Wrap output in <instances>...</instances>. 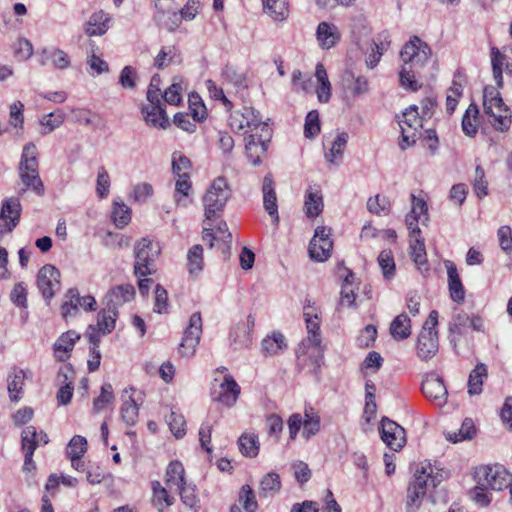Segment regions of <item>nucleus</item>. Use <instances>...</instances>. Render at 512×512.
Listing matches in <instances>:
<instances>
[{"instance_id":"1","label":"nucleus","mask_w":512,"mask_h":512,"mask_svg":"<svg viewBox=\"0 0 512 512\" xmlns=\"http://www.w3.org/2000/svg\"><path fill=\"white\" fill-rule=\"evenodd\" d=\"M431 56L429 45L417 36H413L404 44L400 51L402 61L399 73L400 84L405 89L417 91L421 84L416 80L419 70L422 69Z\"/></svg>"},{"instance_id":"2","label":"nucleus","mask_w":512,"mask_h":512,"mask_svg":"<svg viewBox=\"0 0 512 512\" xmlns=\"http://www.w3.org/2000/svg\"><path fill=\"white\" fill-rule=\"evenodd\" d=\"M430 462H422L416 469L414 478L407 489L406 512H417L428 487H436L441 482V475L434 472Z\"/></svg>"},{"instance_id":"3","label":"nucleus","mask_w":512,"mask_h":512,"mask_svg":"<svg viewBox=\"0 0 512 512\" xmlns=\"http://www.w3.org/2000/svg\"><path fill=\"white\" fill-rule=\"evenodd\" d=\"M18 172L23 185L20 195L27 190L40 197L44 195L45 187L39 175L38 150L34 143L29 142L23 147Z\"/></svg>"},{"instance_id":"4","label":"nucleus","mask_w":512,"mask_h":512,"mask_svg":"<svg viewBox=\"0 0 512 512\" xmlns=\"http://www.w3.org/2000/svg\"><path fill=\"white\" fill-rule=\"evenodd\" d=\"M483 109L495 130L506 132L510 129L512 122L511 111L503 102L497 88L493 86H487L484 88Z\"/></svg>"},{"instance_id":"5","label":"nucleus","mask_w":512,"mask_h":512,"mask_svg":"<svg viewBox=\"0 0 512 512\" xmlns=\"http://www.w3.org/2000/svg\"><path fill=\"white\" fill-rule=\"evenodd\" d=\"M438 325V312L432 310L424 322L418 335L416 351L422 361L432 359L438 352L439 341L436 326Z\"/></svg>"},{"instance_id":"6","label":"nucleus","mask_w":512,"mask_h":512,"mask_svg":"<svg viewBox=\"0 0 512 512\" xmlns=\"http://www.w3.org/2000/svg\"><path fill=\"white\" fill-rule=\"evenodd\" d=\"M229 125L232 130L246 134L251 131L254 132L258 129L261 132H266V137H271V130L267 123L262 121L259 112L252 107H243L242 110L234 111L230 114Z\"/></svg>"},{"instance_id":"7","label":"nucleus","mask_w":512,"mask_h":512,"mask_svg":"<svg viewBox=\"0 0 512 512\" xmlns=\"http://www.w3.org/2000/svg\"><path fill=\"white\" fill-rule=\"evenodd\" d=\"M231 196V190L224 177L216 178L203 197L206 220L220 213Z\"/></svg>"},{"instance_id":"8","label":"nucleus","mask_w":512,"mask_h":512,"mask_svg":"<svg viewBox=\"0 0 512 512\" xmlns=\"http://www.w3.org/2000/svg\"><path fill=\"white\" fill-rule=\"evenodd\" d=\"M160 252L158 244L144 237L137 241L134 247V273L138 277H146L155 271V259Z\"/></svg>"},{"instance_id":"9","label":"nucleus","mask_w":512,"mask_h":512,"mask_svg":"<svg viewBox=\"0 0 512 512\" xmlns=\"http://www.w3.org/2000/svg\"><path fill=\"white\" fill-rule=\"evenodd\" d=\"M476 483L491 490L501 491L511 484V474L500 464L476 468Z\"/></svg>"},{"instance_id":"10","label":"nucleus","mask_w":512,"mask_h":512,"mask_svg":"<svg viewBox=\"0 0 512 512\" xmlns=\"http://www.w3.org/2000/svg\"><path fill=\"white\" fill-rule=\"evenodd\" d=\"M323 353V346L300 343L296 349V367L298 371H305L318 377L323 364Z\"/></svg>"},{"instance_id":"11","label":"nucleus","mask_w":512,"mask_h":512,"mask_svg":"<svg viewBox=\"0 0 512 512\" xmlns=\"http://www.w3.org/2000/svg\"><path fill=\"white\" fill-rule=\"evenodd\" d=\"M402 120H399L401 128V140L399 146L405 150L408 146L416 142V132L419 127H422V118L419 116L418 107L416 105L410 106L402 115Z\"/></svg>"},{"instance_id":"12","label":"nucleus","mask_w":512,"mask_h":512,"mask_svg":"<svg viewBox=\"0 0 512 512\" xmlns=\"http://www.w3.org/2000/svg\"><path fill=\"white\" fill-rule=\"evenodd\" d=\"M202 333V317L200 312H194L190 319L189 325L184 331V336L179 345L178 352L183 357H191L196 351Z\"/></svg>"},{"instance_id":"13","label":"nucleus","mask_w":512,"mask_h":512,"mask_svg":"<svg viewBox=\"0 0 512 512\" xmlns=\"http://www.w3.org/2000/svg\"><path fill=\"white\" fill-rule=\"evenodd\" d=\"M60 271L53 265H44L37 274V286L46 300L54 297L60 289Z\"/></svg>"},{"instance_id":"14","label":"nucleus","mask_w":512,"mask_h":512,"mask_svg":"<svg viewBox=\"0 0 512 512\" xmlns=\"http://www.w3.org/2000/svg\"><path fill=\"white\" fill-rule=\"evenodd\" d=\"M332 248L333 241L330 239V230L325 227H318L309 244L310 257L323 262L329 258Z\"/></svg>"},{"instance_id":"15","label":"nucleus","mask_w":512,"mask_h":512,"mask_svg":"<svg viewBox=\"0 0 512 512\" xmlns=\"http://www.w3.org/2000/svg\"><path fill=\"white\" fill-rule=\"evenodd\" d=\"M21 203L17 197L3 200L0 211V234L11 232L19 223Z\"/></svg>"},{"instance_id":"16","label":"nucleus","mask_w":512,"mask_h":512,"mask_svg":"<svg viewBox=\"0 0 512 512\" xmlns=\"http://www.w3.org/2000/svg\"><path fill=\"white\" fill-rule=\"evenodd\" d=\"M423 395L436 406H443L447 401V388L444 381L435 373L428 374L422 382Z\"/></svg>"},{"instance_id":"17","label":"nucleus","mask_w":512,"mask_h":512,"mask_svg":"<svg viewBox=\"0 0 512 512\" xmlns=\"http://www.w3.org/2000/svg\"><path fill=\"white\" fill-rule=\"evenodd\" d=\"M66 298L67 300L61 306V313L64 318L75 316L80 307L86 311L95 310V298L90 295L81 297L77 289H69Z\"/></svg>"},{"instance_id":"18","label":"nucleus","mask_w":512,"mask_h":512,"mask_svg":"<svg viewBox=\"0 0 512 512\" xmlns=\"http://www.w3.org/2000/svg\"><path fill=\"white\" fill-rule=\"evenodd\" d=\"M240 386L231 375H225L218 387L213 386L212 398L227 407L233 406L240 394Z\"/></svg>"},{"instance_id":"19","label":"nucleus","mask_w":512,"mask_h":512,"mask_svg":"<svg viewBox=\"0 0 512 512\" xmlns=\"http://www.w3.org/2000/svg\"><path fill=\"white\" fill-rule=\"evenodd\" d=\"M303 315L306 322V329L308 336L303 339L300 343H305L307 345H316L322 346V338L320 334V318L316 313V308L313 307L310 300H306V303L303 307Z\"/></svg>"},{"instance_id":"20","label":"nucleus","mask_w":512,"mask_h":512,"mask_svg":"<svg viewBox=\"0 0 512 512\" xmlns=\"http://www.w3.org/2000/svg\"><path fill=\"white\" fill-rule=\"evenodd\" d=\"M381 438L394 451L401 449L405 442V431L396 422L383 418L381 421Z\"/></svg>"},{"instance_id":"21","label":"nucleus","mask_w":512,"mask_h":512,"mask_svg":"<svg viewBox=\"0 0 512 512\" xmlns=\"http://www.w3.org/2000/svg\"><path fill=\"white\" fill-rule=\"evenodd\" d=\"M270 138L266 137V132L261 134L252 133L247 139L245 150L249 161L253 165H259L265 156Z\"/></svg>"},{"instance_id":"22","label":"nucleus","mask_w":512,"mask_h":512,"mask_svg":"<svg viewBox=\"0 0 512 512\" xmlns=\"http://www.w3.org/2000/svg\"><path fill=\"white\" fill-rule=\"evenodd\" d=\"M135 289L130 284H122L113 287L105 296V305L118 311V307L134 298Z\"/></svg>"},{"instance_id":"23","label":"nucleus","mask_w":512,"mask_h":512,"mask_svg":"<svg viewBox=\"0 0 512 512\" xmlns=\"http://www.w3.org/2000/svg\"><path fill=\"white\" fill-rule=\"evenodd\" d=\"M263 205L268 214L272 217L273 222H279L277 196L275 192V184L271 174H267L263 179L262 185Z\"/></svg>"},{"instance_id":"24","label":"nucleus","mask_w":512,"mask_h":512,"mask_svg":"<svg viewBox=\"0 0 512 512\" xmlns=\"http://www.w3.org/2000/svg\"><path fill=\"white\" fill-rule=\"evenodd\" d=\"M133 392V389L130 388L124 389L122 393L123 404L121 406V417L128 426L135 425L139 417V407L133 396Z\"/></svg>"},{"instance_id":"25","label":"nucleus","mask_w":512,"mask_h":512,"mask_svg":"<svg viewBox=\"0 0 512 512\" xmlns=\"http://www.w3.org/2000/svg\"><path fill=\"white\" fill-rule=\"evenodd\" d=\"M142 114L147 124L154 127L166 129L169 125V120L166 115L164 108L161 105V101L155 104L150 103L142 107Z\"/></svg>"},{"instance_id":"26","label":"nucleus","mask_w":512,"mask_h":512,"mask_svg":"<svg viewBox=\"0 0 512 512\" xmlns=\"http://www.w3.org/2000/svg\"><path fill=\"white\" fill-rule=\"evenodd\" d=\"M446 267L450 297L454 302L462 303L465 299V290L457 268L452 262H448Z\"/></svg>"},{"instance_id":"27","label":"nucleus","mask_w":512,"mask_h":512,"mask_svg":"<svg viewBox=\"0 0 512 512\" xmlns=\"http://www.w3.org/2000/svg\"><path fill=\"white\" fill-rule=\"evenodd\" d=\"M79 338L80 335L75 331L63 333L54 344L55 357L59 361L68 359L69 353L73 350L74 344Z\"/></svg>"},{"instance_id":"28","label":"nucleus","mask_w":512,"mask_h":512,"mask_svg":"<svg viewBox=\"0 0 512 512\" xmlns=\"http://www.w3.org/2000/svg\"><path fill=\"white\" fill-rule=\"evenodd\" d=\"M110 20V16L102 10L93 13L87 22L85 28L86 34L89 36L104 35L109 29Z\"/></svg>"},{"instance_id":"29","label":"nucleus","mask_w":512,"mask_h":512,"mask_svg":"<svg viewBox=\"0 0 512 512\" xmlns=\"http://www.w3.org/2000/svg\"><path fill=\"white\" fill-rule=\"evenodd\" d=\"M185 469L181 462L171 461L166 469L165 483L169 489L176 490L186 483Z\"/></svg>"},{"instance_id":"30","label":"nucleus","mask_w":512,"mask_h":512,"mask_svg":"<svg viewBox=\"0 0 512 512\" xmlns=\"http://www.w3.org/2000/svg\"><path fill=\"white\" fill-rule=\"evenodd\" d=\"M470 316L464 311L455 313L449 324L450 342L453 343L454 347L459 337L464 334L465 328L470 326Z\"/></svg>"},{"instance_id":"31","label":"nucleus","mask_w":512,"mask_h":512,"mask_svg":"<svg viewBox=\"0 0 512 512\" xmlns=\"http://www.w3.org/2000/svg\"><path fill=\"white\" fill-rule=\"evenodd\" d=\"M339 39L340 35L335 25L329 24L327 22H321L318 25L317 40L319 41L321 47L329 49L333 47Z\"/></svg>"},{"instance_id":"32","label":"nucleus","mask_w":512,"mask_h":512,"mask_svg":"<svg viewBox=\"0 0 512 512\" xmlns=\"http://www.w3.org/2000/svg\"><path fill=\"white\" fill-rule=\"evenodd\" d=\"M390 334L396 341L407 339L411 335V320L405 313L394 318L390 324Z\"/></svg>"},{"instance_id":"33","label":"nucleus","mask_w":512,"mask_h":512,"mask_svg":"<svg viewBox=\"0 0 512 512\" xmlns=\"http://www.w3.org/2000/svg\"><path fill=\"white\" fill-rule=\"evenodd\" d=\"M287 348L285 337L280 332H273L262 340L261 351L265 356H274Z\"/></svg>"},{"instance_id":"34","label":"nucleus","mask_w":512,"mask_h":512,"mask_svg":"<svg viewBox=\"0 0 512 512\" xmlns=\"http://www.w3.org/2000/svg\"><path fill=\"white\" fill-rule=\"evenodd\" d=\"M410 257L414 261L418 270L428 271L427 254L424 240L419 237L410 239Z\"/></svg>"},{"instance_id":"35","label":"nucleus","mask_w":512,"mask_h":512,"mask_svg":"<svg viewBox=\"0 0 512 512\" xmlns=\"http://www.w3.org/2000/svg\"><path fill=\"white\" fill-rule=\"evenodd\" d=\"M25 377L26 374L23 370L13 369V371L9 373L7 379V388L9 397L12 401L17 402L21 399Z\"/></svg>"},{"instance_id":"36","label":"nucleus","mask_w":512,"mask_h":512,"mask_svg":"<svg viewBox=\"0 0 512 512\" xmlns=\"http://www.w3.org/2000/svg\"><path fill=\"white\" fill-rule=\"evenodd\" d=\"M48 61H52L53 65L57 69H65L70 65V59L68 55L60 49H43L40 58V64L46 65Z\"/></svg>"},{"instance_id":"37","label":"nucleus","mask_w":512,"mask_h":512,"mask_svg":"<svg viewBox=\"0 0 512 512\" xmlns=\"http://www.w3.org/2000/svg\"><path fill=\"white\" fill-rule=\"evenodd\" d=\"M304 207L310 218L318 216L323 210V198L318 190L309 189L305 195Z\"/></svg>"},{"instance_id":"38","label":"nucleus","mask_w":512,"mask_h":512,"mask_svg":"<svg viewBox=\"0 0 512 512\" xmlns=\"http://www.w3.org/2000/svg\"><path fill=\"white\" fill-rule=\"evenodd\" d=\"M487 378V368L484 364H478L471 371L468 379V393L478 395L482 392L483 380Z\"/></svg>"},{"instance_id":"39","label":"nucleus","mask_w":512,"mask_h":512,"mask_svg":"<svg viewBox=\"0 0 512 512\" xmlns=\"http://www.w3.org/2000/svg\"><path fill=\"white\" fill-rule=\"evenodd\" d=\"M348 133L342 132L337 135L332 143L330 151L325 154L326 160L330 163L338 164L343 156V152L348 142Z\"/></svg>"},{"instance_id":"40","label":"nucleus","mask_w":512,"mask_h":512,"mask_svg":"<svg viewBox=\"0 0 512 512\" xmlns=\"http://www.w3.org/2000/svg\"><path fill=\"white\" fill-rule=\"evenodd\" d=\"M230 343L235 350L246 348L251 344V334L244 323L233 328L230 333Z\"/></svg>"},{"instance_id":"41","label":"nucleus","mask_w":512,"mask_h":512,"mask_svg":"<svg viewBox=\"0 0 512 512\" xmlns=\"http://www.w3.org/2000/svg\"><path fill=\"white\" fill-rule=\"evenodd\" d=\"M118 311L105 306L99 313L97 319V327L103 334H109L115 328Z\"/></svg>"},{"instance_id":"42","label":"nucleus","mask_w":512,"mask_h":512,"mask_svg":"<svg viewBox=\"0 0 512 512\" xmlns=\"http://www.w3.org/2000/svg\"><path fill=\"white\" fill-rule=\"evenodd\" d=\"M507 56L502 54L498 48H492L491 50V64L493 77L496 82L497 88L503 86V71L505 67Z\"/></svg>"},{"instance_id":"43","label":"nucleus","mask_w":512,"mask_h":512,"mask_svg":"<svg viewBox=\"0 0 512 512\" xmlns=\"http://www.w3.org/2000/svg\"><path fill=\"white\" fill-rule=\"evenodd\" d=\"M174 199L177 205L186 207L189 200V192L191 190V181L189 177L176 176Z\"/></svg>"},{"instance_id":"44","label":"nucleus","mask_w":512,"mask_h":512,"mask_svg":"<svg viewBox=\"0 0 512 512\" xmlns=\"http://www.w3.org/2000/svg\"><path fill=\"white\" fill-rule=\"evenodd\" d=\"M478 114H479V110H478L477 105L470 104L463 116V119H462V130L467 136L473 137L477 134Z\"/></svg>"},{"instance_id":"45","label":"nucleus","mask_w":512,"mask_h":512,"mask_svg":"<svg viewBox=\"0 0 512 512\" xmlns=\"http://www.w3.org/2000/svg\"><path fill=\"white\" fill-rule=\"evenodd\" d=\"M281 489V480L277 473L270 472L266 474L260 482L259 494L261 497H269L276 494Z\"/></svg>"},{"instance_id":"46","label":"nucleus","mask_w":512,"mask_h":512,"mask_svg":"<svg viewBox=\"0 0 512 512\" xmlns=\"http://www.w3.org/2000/svg\"><path fill=\"white\" fill-rule=\"evenodd\" d=\"M182 503L193 509L195 512L200 508V501L196 494V486L190 483H185L183 486L177 489Z\"/></svg>"},{"instance_id":"47","label":"nucleus","mask_w":512,"mask_h":512,"mask_svg":"<svg viewBox=\"0 0 512 512\" xmlns=\"http://www.w3.org/2000/svg\"><path fill=\"white\" fill-rule=\"evenodd\" d=\"M240 452L246 457H256L259 453L258 437L254 434H242L238 439Z\"/></svg>"},{"instance_id":"48","label":"nucleus","mask_w":512,"mask_h":512,"mask_svg":"<svg viewBox=\"0 0 512 512\" xmlns=\"http://www.w3.org/2000/svg\"><path fill=\"white\" fill-rule=\"evenodd\" d=\"M153 488V504L159 512H163L166 507L174 503V497L168 494V491L156 481L152 485Z\"/></svg>"},{"instance_id":"49","label":"nucleus","mask_w":512,"mask_h":512,"mask_svg":"<svg viewBox=\"0 0 512 512\" xmlns=\"http://www.w3.org/2000/svg\"><path fill=\"white\" fill-rule=\"evenodd\" d=\"M188 270L191 275H198L203 269V247L196 244L190 248L187 255Z\"/></svg>"},{"instance_id":"50","label":"nucleus","mask_w":512,"mask_h":512,"mask_svg":"<svg viewBox=\"0 0 512 512\" xmlns=\"http://www.w3.org/2000/svg\"><path fill=\"white\" fill-rule=\"evenodd\" d=\"M58 380L62 385L57 392V401L60 405H67L73 395V382L68 380V375L64 370L59 371Z\"/></svg>"},{"instance_id":"51","label":"nucleus","mask_w":512,"mask_h":512,"mask_svg":"<svg viewBox=\"0 0 512 512\" xmlns=\"http://www.w3.org/2000/svg\"><path fill=\"white\" fill-rule=\"evenodd\" d=\"M264 9L275 20H284L288 15L286 0H262Z\"/></svg>"},{"instance_id":"52","label":"nucleus","mask_w":512,"mask_h":512,"mask_svg":"<svg viewBox=\"0 0 512 512\" xmlns=\"http://www.w3.org/2000/svg\"><path fill=\"white\" fill-rule=\"evenodd\" d=\"M172 170L175 176L189 177L191 162L182 152L175 151L172 154Z\"/></svg>"},{"instance_id":"53","label":"nucleus","mask_w":512,"mask_h":512,"mask_svg":"<svg viewBox=\"0 0 512 512\" xmlns=\"http://www.w3.org/2000/svg\"><path fill=\"white\" fill-rule=\"evenodd\" d=\"M115 399L113 387L110 383H104L101 386L100 395L93 401V412H101L107 405L113 403Z\"/></svg>"},{"instance_id":"54","label":"nucleus","mask_w":512,"mask_h":512,"mask_svg":"<svg viewBox=\"0 0 512 512\" xmlns=\"http://www.w3.org/2000/svg\"><path fill=\"white\" fill-rule=\"evenodd\" d=\"M112 219L118 228H124L131 220L130 209L123 202L113 203Z\"/></svg>"},{"instance_id":"55","label":"nucleus","mask_w":512,"mask_h":512,"mask_svg":"<svg viewBox=\"0 0 512 512\" xmlns=\"http://www.w3.org/2000/svg\"><path fill=\"white\" fill-rule=\"evenodd\" d=\"M320 430V418L313 413V409L305 410V418H303L302 435L306 439L311 438Z\"/></svg>"},{"instance_id":"56","label":"nucleus","mask_w":512,"mask_h":512,"mask_svg":"<svg viewBox=\"0 0 512 512\" xmlns=\"http://www.w3.org/2000/svg\"><path fill=\"white\" fill-rule=\"evenodd\" d=\"M175 62H179L176 48L173 46L163 47L154 60V66L158 69H164Z\"/></svg>"},{"instance_id":"57","label":"nucleus","mask_w":512,"mask_h":512,"mask_svg":"<svg viewBox=\"0 0 512 512\" xmlns=\"http://www.w3.org/2000/svg\"><path fill=\"white\" fill-rule=\"evenodd\" d=\"M239 502L246 512H255L258 509V503L250 485L242 486L239 492Z\"/></svg>"},{"instance_id":"58","label":"nucleus","mask_w":512,"mask_h":512,"mask_svg":"<svg viewBox=\"0 0 512 512\" xmlns=\"http://www.w3.org/2000/svg\"><path fill=\"white\" fill-rule=\"evenodd\" d=\"M378 263L382 269L385 278L389 279L394 276L395 262L391 250H383L378 256Z\"/></svg>"},{"instance_id":"59","label":"nucleus","mask_w":512,"mask_h":512,"mask_svg":"<svg viewBox=\"0 0 512 512\" xmlns=\"http://www.w3.org/2000/svg\"><path fill=\"white\" fill-rule=\"evenodd\" d=\"M473 188L476 195L480 199L488 194V182L486 180L485 171L481 165H477L475 168Z\"/></svg>"},{"instance_id":"60","label":"nucleus","mask_w":512,"mask_h":512,"mask_svg":"<svg viewBox=\"0 0 512 512\" xmlns=\"http://www.w3.org/2000/svg\"><path fill=\"white\" fill-rule=\"evenodd\" d=\"M64 120H65V114L62 111H60V110L52 112V113H49V114L43 116L41 121H40L41 125L43 127H45V129H46L43 132V134H47V133L52 132L55 128H57L60 125H62Z\"/></svg>"},{"instance_id":"61","label":"nucleus","mask_w":512,"mask_h":512,"mask_svg":"<svg viewBox=\"0 0 512 512\" xmlns=\"http://www.w3.org/2000/svg\"><path fill=\"white\" fill-rule=\"evenodd\" d=\"M320 132V120L319 113L317 110H312L308 112L305 125H304V134L307 138H313L318 135Z\"/></svg>"},{"instance_id":"62","label":"nucleus","mask_w":512,"mask_h":512,"mask_svg":"<svg viewBox=\"0 0 512 512\" xmlns=\"http://www.w3.org/2000/svg\"><path fill=\"white\" fill-rule=\"evenodd\" d=\"M168 425L176 438H182L185 435L186 421L183 415L172 411L168 417Z\"/></svg>"},{"instance_id":"63","label":"nucleus","mask_w":512,"mask_h":512,"mask_svg":"<svg viewBox=\"0 0 512 512\" xmlns=\"http://www.w3.org/2000/svg\"><path fill=\"white\" fill-rule=\"evenodd\" d=\"M110 177L104 166L98 168L96 193L99 198L103 199L109 194Z\"/></svg>"},{"instance_id":"64","label":"nucleus","mask_w":512,"mask_h":512,"mask_svg":"<svg viewBox=\"0 0 512 512\" xmlns=\"http://www.w3.org/2000/svg\"><path fill=\"white\" fill-rule=\"evenodd\" d=\"M367 208L371 213H375L377 215L383 213L386 215L390 210V202L386 197L376 195L375 197L368 199Z\"/></svg>"}]
</instances>
